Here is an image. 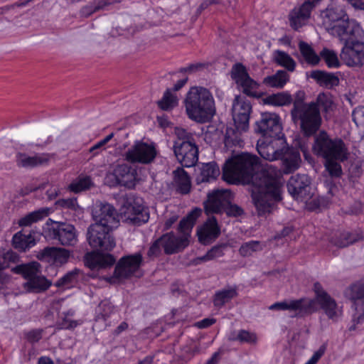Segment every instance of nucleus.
<instances>
[{
    "label": "nucleus",
    "mask_w": 364,
    "mask_h": 364,
    "mask_svg": "<svg viewBox=\"0 0 364 364\" xmlns=\"http://www.w3.org/2000/svg\"><path fill=\"white\" fill-rule=\"evenodd\" d=\"M336 159H326L325 168L331 177H339L342 174L341 164Z\"/></svg>",
    "instance_id": "obj_52"
},
{
    "label": "nucleus",
    "mask_w": 364,
    "mask_h": 364,
    "mask_svg": "<svg viewBox=\"0 0 364 364\" xmlns=\"http://www.w3.org/2000/svg\"><path fill=\"white\" fill-rule=\"evenodd\" d=\"M173 151L183 166H193L198 160V150L196 143H174Z\"/></svg>",
    "instance_id": "obj_18"
},
{
    "label": "nucleus",
    "mask_w": 364,
    "mask_h": 364,
    "mask_svg": "<svg viewBox=\"0 0 364 364\" xmlns=\"http://www.w3.org/2000/svg\"><path fill=\"white\" fill-rule=\"evenodd\" d=\"M184 105L188 117L197 122H206L215 113L213 95L203 87H191L186 94Z\"/></svg>",
    "instance_id": "obj_3"
},
{
    "label": "nucleus",
    "mask_w": 364,
    "mask_h": 364,
    "mask_svg": "<svg viewBox=\"0 0 364 364\" xmlns=\"http://www.w3.org/2000/svg\"><path fill=\"white\" fill-rule=\"evenodd\" d=\"M51 213L49 208H41L35 211L31 212L25 216L22 217L18 222L20 227H28L32 224L43 220L48 217Z\"/></svg>",
    "instance_id": "obj_31"
},
{
    "label": "nucleus",
    "mask_w": 364,
    "mask_h": 364,
    "mask_svg": "<svg viewBox=\"0 0 364 364\" xmlns=\"http://www.w3.org/2000/svg\"><path fill=\"white\" fill-rule=\"evenodd\" d=\"M92 186L90 176H79L69 185V189L75 193H79L89 189Z\"/></svg>",
    "instance_id": "obj_47"
},
{
    "label": "nucleus",
    "mask_w": 364,
    "mask_h": 364,
    "mask_svg": "<svg viewBox=\"0 0 364 364\" xmlns=\"http://www.w3.org/2000/svg\"><path fill=\"white\" fill-rule=\"evenodd\" d=\"M352 118L357 127H364V107H355L353 110Z\"/></svg>",
    "instance_id": "obj_58"
},
{
    "label": "nucleus",
    "mask_w": 364,
    "mask_h": 364,
    "mask_svg": "<svg viewBox=\"0 0 364 364\" xmlns=\"http://www.w3.org/2000/svg\"><path fill=\"white\" fill-rule=\"evenodd\" d=\"M70 256L69 250L64 248L47 247L38 252L39 259H53L56 264H63L68 262Z\"/></svg>",
    "instance_id": "obj_27"
},
{
    "label": "nucleus",
    "mask_w": 364,
    "mask_h": 364,
    "mask_svg": "<svg viewBox=\"0 0 364 364\" xmlns=\"http://www.w3.org/2000/svg\"><path fill=\"white\" fill-rule=\"evenodd\" d=\"M0 261L4 264L0 269H6L9 267L10 263H18L20 261V257L16 252L9 250L0 255Z\"/></svg>",
    "instance_id": "obj_53"
},
{
    "label": "nucleus",
    "mask_w": 364,
    "mask_h": 364,
    "mask_svg": "<svg viewBox=\"0 0 364 364\" xmlns=\"http://www.w3.org/2000/svg\"><path fill=\"white\" fill-rule=\"evenodd\" d=\"M321 0H305L298 8H294L289 14L291 26L298 30L306 24L309 18L311 12Z\"/></svg>",
    "instance_id": "obj_21"
},
{
    "label": "nucleus",
    "mask_w": 364,
    "mask_h": 364,
    "mask_svg": "<svg viewBox=\"0 0 364 364\" xmlns=\"http://www.w3.org/2000/svg\"><path fill=\"white\" fill-rule=\"evenodd\" d=\"M79 272L80 271L77 269H75L73 271L68 272L56 282L55 286L58 287H67L76 282Z\"/></svg>",
    "instance_id": "obj_54"
},
{
    "label": "nucleus",
    "mask_w": 364,
    "mask_h": 364,
    "mask_svg": "<svg viewBox=\"0 0 364 364\" xmlns=\"http://www.w3.org/2000/svg\"><path fill=\"white\" fill-rule=\"evenodd\" d=\"M94 224L102 227L115 229L119 226V214L115 208L109 203L96 204L92 213Z\"/></svg>",
    "instance_id": "obj_11"
},
{
    "label": "nucleus",
    "mask_w": 364,
    "mask_h": 364,
    "mask_svg": "<svg viewBox=\"0 0 364 364\" xmlns=\"http://www.w3.org/2000/svg\"><path fill=\"white\" fill-rule=\"evenodd\" d=\"M289 80V75L284 70H279L274 75L265 77L262 83L272 88L282 89Z\"/></svg>",
    "instance_id": "obj_32"
},
{
    "label": "nucleus",
    "mask_w": 364,
    "mask_h": 364,
    "mask_svg": "<svg viewBox=\"0 0 364 364\" xmlns=\"http://www.w3.org/2000/svg\"><path fill=\"white\" fill-rule=\"evenodd\" d=\"M259 154L268 161L282 160V169L272 165L261 168L259 159L248 153L233 156L226 161L223 168V178L229 183L252 181V200L259 216H265L277 209L282 200V173L289 174L296 171L301 161L299 151L294 148L277 149L274 143L258 141Z\"/></svg>",
    "instance_id": "obj_1"
},
{
    "label": "nucleus",
    "mask_w": 364,
    "mask_h": 364,
    "mask_svg": "<svg viewBox=\"0 0 364 364\" xmlns=\"http://www.w3.org/2000/svg\"><path fill=\"white\" fill-rule=\"evenodd\" d=\"M133 216L130 220L136 225H141L146 223L149 219V213L148 210L141 205L132 207Z\"/></svg>",
    "instance_id": "obj_49"
},
{
    "label": "nucleus",
    "mask_w": 364,
    "mask_h": 364,
    "mask_svg": "<svg viewBox=\"0 0 364 364\" xmlns=\"http://www.w3.org/2000/svg\"><path fill=\"white\" fill-rule=\"evenodd\" d=\"M305 92L299 90L294 95L291 116L294 123H299L306 136L314 135L319 129L322 119L320 109L314 102L306 103Z\"/></svg>",
    "instance_id": "obj_2"
},
{
    "label": "nucleus",
    "mask_w": 364,
    "mask_h": 364,
    "mask_svg": "<svg viewBox=\"0 0 364 364\" xmlns=\"http://www.w3.org/2000/svg\"><path fill=\"white\" fill-rule=\"evenodd\" d=\"M142 259V255L139 252L122 257L115 267L114 276L119 279L132 276L139 268Z\"/></svg>",
    "instance_id": "obj_19"
},
{
    "label": "nucleus",
    "mask_w": 364,
    "mask_h": 364,
    "mask_svg": "<svg viewBox=\"0 0 364 364\" xmlns=\"http://www.w3.org/2000/svg\"><path fill=\"white\" fill-rule=\"evenodd\" d=\"M237 296L236 288L224 289L215 293L213 304L215 306L220 308Z\"/></svg>",
    "instance_id": "obj_41"
},
{
    "label": "nucleus",
    "mask_w": 364,
    "mask_h": 364,
    "mask_svg": "<svg viewBox=\"0 0 364 364\" xmlns=\"http://www.w3.org/2000/svg\"><path fill=\"white\" fill-rule=\"evenodd\" d=\"M220 168L214 161L203 164L200 168V182H209L215 180L220 175Z\"/></svg>",
    "instance_id": "obj_37"
},
{
    "label": "nucleus",
    "mask_w": 364,
    "mask_h": 364,
    "mask_svg": "<svg viewBox=\"0 0 364 364\" xmlns=\"http://www.w3.org/2000/svg\"><path fill=\"white\" fill-rule=\"evenodd\" d=\"M225 247V245H215L205 255L196 258L193 261L194 264H198L201 262H205L222 257L224 255L223 249Z\"/></svg>",
    "instance_id": "obj_44"
},
{
    "label": "nucleus",
    "mask_w": 364,
    "mask_h": 364,
    "mask_svg": "<svg viewBox=\"0 0 364 364\" xmlns=\"http://www.w3.org/2000/svg\"><path fill=\"white\" fill-rule=\"evenodd\" d=\"M262 249V246L259 241L252 240L243 243L239 249V253L244 257H250L254 252L260 251Z\"/></svg>",
    "instance_id": "obj_51"
},
{
    "label": "nucleus",
    "mask_w": 364,
    "mask_h": 364,
    "mask_svg": "<svg viewBox=\"0 0 364 364\" xmlns=\"http://www.w3.org/2000/svg\"><path fill=\"white\" fill-rule=\"evenodd\" d=\"M310 179L307 175L292 176L287 183L289 193L297 200L306 202L311 198Z\"/></svg>",
    "instance_id": "obj_15"
},
{
    "label": "nucleus",
    "mask_w": 364,
    "mask_h": 364,
    "mask_svg": "<svg viewBox=\"0 0 364 364\" xmlns=\"http://www.w3.org/2000/svg\"><path fill=\"white\" fill-rule=\"evenodd\" d=\"M157 105L161 109L170 111L178 105L177 96L170 89H167L161 100L157 102Z\"/></svg>",
    "instance_id": "obj_43"
},
{
    "label": "nucleus",
    "mask_w": 364,
    "mask_h": 364,
    "mask_svg": "<svg viewBox=\"0 0 364 364\" xmlns=\"http://www.w3.org/2000/svg\"><path fill=\"white\" fill-rule=\"evenodd\" d=\"M251 112L252 105L250 102L245 97L236 96L232 102V114L237 129L242 131L248 130Z\"/></svg>",
    "instance_id": "obj_12"
},
{
    "label": "nucleus",
    "mask_w": 364,
    "mask_h": 364,
    "mask_svg": "<svg viewBox=\"0 0 364 364\" xmlns=\"http://www.w3.org/2000/svg\"><path fill=\"white\" fill-rule=\"evenodd\" d=\"M174 184L176 191L181 194H187L190 192L191 184L189 176L182 168H177L173 171Z\"/></svg>",
    "instance_id": "obj_33"
},
{
    "label": "nucleus",
    "mask_w": 364,
    "mask_h": 364,
    "mask_svg": "<svg viewBox=\"0 0 364 364\" xmlns=\"http://www.w3.org/2000/svg\"><path fill=\"white\" fill-rule=\"evenodd\" d=\"M313 102L316 105L317 107H321L325 112L330 109L333 103L331 97L324 93H320L316 98V101Z\"/></svg>",
    "instance_id": "obj_57"
},
{
    "label": "nucleus",
    "mask_w": 364,
    "mask_h": 364,
    "mask_svg": "<svg viewBox=\"0 0 364 364\" xmlns=\"http://www.w3.org/2000/svg\"><path fill=\"white\" fill-rule=\"evenodd\" d=\"M294 97L287 92H281L276 94L269 95L264 99V102L267 105L274 106H286L294 103Z\"/></svg>",
    "instance_id": "obj_36"
},
{
    "label": "nucleus",
    "mask_w": 364,
    "mask_h": 364,
    "mask_svg": "<svg viewBox=\"0 0 364 364\" xmlns=\"http://www.w3.org/2000/svg\"><path fill=\"white\" fill-rule=\"evenodd\" d=\"M244 131L235 128H228L225 136V145L227 147H242L243 141L241 138V134Z\"/></svg>",
    "instance_id": "obj_40"
},
{
    "label": "nucleus",
    "mask_w": 364,
    "mask_h": 364,
    "mask_svg": "<svg viewBox=\"0 0 364 364\" xmlns=\"http://www.w3.org/2000/svg\"><path fill=\"white\" fill-rule=\"evenodd\" d=\"M199 241L203 245L213 242L220 234V228L215 217L212 216L198 230Z\"/></svg>",
    "instance_id": "obj_23"
},
{
    "label": "nucleus",
    "mask_w": 364,
    "mask_h": 364,
    "mask_svg": "<svg viewBox=\"0 0 364 364\" xmlns=\"http://www.w3.org/2000/svg\"><path fill=\"white\" fill-rule=\"evenodd\" d=\"M58 204L63 208H69L73 210H76L80 208L77 204V199L75 198L60 200L58 201Z\"/></svg>",
    "instance_id": "obj_62"
},
{
    "label": "nucleus",
    "mask_w": 364,
    "mask_h": 364,
    "mask_svg": "<svg viewBox=\"0 0 364 364\" xmlns=\"http://www.w3.org/2000/svg\"><path fill=\"white\" fill-rule=\"evenodd\" d=\"M232 195L228 190H215L208 195V199L204 202V208L207 214L218 213L225 209L229 203Z\"/></svg>",
    "instance_id": "obj_20"
},
{
    "label": "nucleus",
    "mask_w": 364,
    "mask_h": 364,
    "mask_svg": "<svg viewBox=\"0 0 364 364\" xmlns=\"http://www.w3.org/2000/svg\"><path fill=\"white\" fill-rule=\"evenodd\" d=\"M51 285V282L41 274H37L33 278L25 283V287L32 292H41L48 289Z\"/></svg>",
    "instance_id": "obj_35"
},
{
    "label": "nucleus",
    "mask_w": 364,
    "mask_h": 364,
    "mask_svg": "<svg viewBox=\"0 0 364 364\" xmlns=\"http://www.w3.org/2000/svg\"><path fill=\"white\" fill-rule=\"evenodd\" d=\"M231 76L235 82L242 87L243 93L250 97H258L257 90L259 85L250 77L243 65L237 63L233 65Z\"/></svg>",
    "instance_id": "obj_14"
},
{
    "label": "nucleus",
    "mask_w": 364,
    "mask_h": 364,
    "mask_svg": "<svg viewBox=\"0 0 364 364\" xmlns=\"http://www.w3.org/2000/svg\"><path fill=\"white\" fill-rule=\"evenodd\" d=\"M229 339L230 341H238L240 343L250 344H255L257 341V336L255 333L245 330H240L237 333L235 332L232 333Z\"/></svg>",
    "instance_id": "obj_48"
},
{
    "label": "nucleus",
    "mask_w": 364,
    "mask_h": 364,
    "mask_svg": "<svg viewBox=\"0 0 364 364\" xmlns=\"http://www.w3.org/2000/svg\"><path fill=\"white\" fill-rule=\"evenodd\" d=\"M321 18L327 32L339 39L348 33H360V25L355 21L349 19L346 11L340 6L326 8L321 13Z\"/></svg>",
    "instance_id": "obj_4"
},
{
    "label": "nucleus",
    "mask_w": 364,
    "mask_h": 364,
    "mask_svg": "<svg viewBox=\"0 0 364 364\" xmlns=\"http://www.w3.org/2000/svg\"><path fill=\"white\" fill-rule=\"evenodd\" d=\"M162 248L161 242L160 241V238H159L149 247L147 251V257L151 259H154L160 255Z\"/></svg>",
    "instance_id": "obj_59"
},
{
    "label": "nucleus",
    "mask_w": 364,
    "mask_h": 364,
    "mask_svg": "<svg viewBox=\"0 0 364 364\" xmlns=\"http://www.w3.org/2000/svg\"><path fill=\"white\" fill-rule=\"evenodd\" d=\"M312 149L318 156L325 159H336L339 161L346 160L349 154L346 144L341 138H331L325 131L315 135Z\"/></svg>",
    "instance_id": "obj_5"
},
{
    "label": "nucleus",
    "mask_w": 364,
    "mask_h": 364,
    "mask_svg": "<svg viewBox=\"0 0 364 364\" xmlns=\"http://www.w3.org/2000/svg\"><path fill=\"white\" fill-rule=\"evenodd\" d=\"M74 314L75 311L73 309H69L67 311L63 312L60 316V320L56 323V328L58 330H72L76 328L81 323V322L72 318Z\"/></svg>",
    "instance_id": "obj_38"
},
{
    "label": "nucleus",
    "mask_w": 364,
    "mask_h": 364,
    "mask_svg": "<svg viewBox=\"0 0 364 364\" xmlns=\"http://www.w3.org/2000/svg\"><path fill=\"white\" fill-rule=\"evenodd\" d=\"M274 60L277 64L285 68L289 72H293L295 70V60L284 51L275 50L274 52Z\"/></svg>",
    "instance_id": "obj_42"
},
{
    "label": "nucleus",
    "mask_w": 364,
    "mask_h": 364,
    "mask_svg": "<svg viewBox=\"0 0 364 364\" xmlns=\"http://www.w3.org/2000/svg\"><path fill=\"white\" fill-rule=\"evenodd\" d=\"M321 57L324 60L327 65L330 68H335L339 65V61L337 55L333 50L324 48L321 52Z\"/></svg>",
    "instance_id": "obj_55"
},
{
    "label": "nucleus",
    "mask_w": 364,
    "mask_h": 364,
    "mask_svg": "<svg viewBox=\"0 0 364 364\" xmlns=\"http://www.w3.org/2000/svg\"><path fill=\"white\" fill-rule=\"evenodd\" d=\"M363 240V235L360 232H343L339 236L332 240V242L338 247H346L356 242Z\"/></svg>",
    "instance_id": "obj_34"
},
{
    "label": "nucleus",
    "mask_w": 364,
    "mask_h": 364,
    "mask_svg": "<svg viewBox=\"0 0 364 364\" xmlns=\"http://www.w3.org/2000/svg\"><path fill=\"white\" fill-rule=\"evenodd\" d=\"M326 351V346L324 345L321 346L318 350H316L312 357L309 359L313 363L316 364L319 359L323 356Z\"/></svg>",
    "instance_id": "obj_63"
},
{
    "label": "nucleus",
    "mask_w": 364,
    "mask_h": 364,
    "mask_svg": "<svg viewBox=\"0 0 364 364\" xmlns=\"http://www.w3.org/2000/svg\"><path fill=\"white\" fill-rule=\"evenodd\" d=\"M112 229L102 227L98 224H91L87 230V240L94 249L102 251H111L116 245L110 232Z\"/></svg>",
    "instance_id": "obj_7"
},
{
    "label": "nucleus",
    "mask_w": 364,
    "mask_h": 364,
    "mask_svg": "<svg viewBox=\"0 0 364 364\" xmlns=\"http://www.w3.org/2000/svg\"><path fill=\"white\" fill-rule=\"evenodd\" d=\"M113 174L119 184L128 188L134 186L136 170L130 165L127 164H118L114 168Z\"/></svg>",
    "instance_id": "obj_25"
},
{
    "label": "nucleus",
    "mask_w": 364,
    "mask_h": 364,
    "mask_svg": "<svg viewBox=\"0 0 364 364\" xmlns=\"http://www.w3.org/2000/svg\"><path fill=\"white\" fill-rule=\"evenodd\" d=\"M225 211L228 216L237 217L244 213L242 208L235 204H231L230 201L225 206Z\"/></svg>",
    "instance_id": "obj_60"
},
{
    "label": "nucleus",
    "mask_w": 364,
    "mask_h": 364,
    "mask_svg": "<svg viewBox=\"0 0 364 364\" xmlns=\"http://www.w3.org/2000/svg\"><path fill=\"white\" fill-rule=\"evenodd\" d=\"M114 306L108 300H104L101 301L97 309H96V317L97 321L103 320L106 321L110 315L114 312Z\"/></svg>",
    "instance_id": "obj_46"
},
{
    "label": "nucleus",
    "mask_w": 364,
    "mask_h": 364,
    "mask_svg": "<svg viewBox=\"0 0 364 364\" xmlns=\"http://www.w3.org/2000/svg\"><path fill=\"white\" fill-rule=\"evenodd\" d=\"M299 50L308 63L316 65L319 62V57L314 51L313 48L304 41H300L299 43Z\"/></svg>",
    "instance_id": "obj_45"
},
{
    "label": "nucleus",
    "mask_w": 364,
    "mask_h": 364,
    "mask_svg": "<svg viewBox=\"0 0 364 364\" xmlns=\"http://www.w3.org/2000/svg\"><path fill=\"white\" fill-rule=\"evenodd\" d=\"M310 77L315 80L322 87L331 89L339 84L338 77L333 73L321 70H314L310 74Z\"/></svg>",
    "instance_id": "obj_29"
},
{
    "label": "nucleus",
    "mask_w": 364,
    "mask_h": 364,
    "mask_svg": "<svg viewBox=\"0 0 364 364\" xmlns=\"http://www.w3.org/2000/svg\"><path fill=\"white\" fill-rule=\"evenodd\" d=\"M316 297L314 299L323 311L328 319L333 322L338 321L343 316V308L339 306L336 300L332 298L322 287L321 284L316 282L314 285Z\"/></svg>",
    "instance_id": "obj_9"
},
{
    "label": "nucleus",
    "mask_w": 364,
    "mask_h": 364,
    "mask_svg": "<svg viewBox=\"0 0 364 364\" xmlns=\"http://www.w3.org/2000/svg\"><path fill=\"white\" fill-rule=\"evenodd\" d=\"M175 134L178 138L175 143H196L193 134L183 128H176Z\"/></svg>",
    "instance_id": "obj_56"
},
{
    "label": "nucleus",
    "mask_w": 364,
    "mask_h": 364,
    "mask_svg": "<svg viewBox=\"0 0 364 364\" xmlns=\"http://www.w3.org/2000/svg\"><path fill=\"white\" fill-rule=\"evenodd\" d=\"M346 296L353 302L355 309L353 321L359 323L364 318V279L353 284L347 290Z\"/></svg>",
    "instance_id": "obj_17"
},
{
    "label": "nucleus",
    "mask_w": 364,
    "mask_h": 364,
    "mask_svg": "<svg viewBox=\"0 0 364 364\" xmlns=\"http://www.w3.org/2000/svg\"><path fill=\"white\" fill-rule=\"evenodd\" d=\"M363 36L364 32L360 28L359 35L348 33L340 38L344 43L340 57L348 67L360 68L364 65V43L358 40Z\"/></svg>",
    "instance_id": "obj_6"
},
{
    "label": "nucleus",
    "mask_w": 364,
    "mask_h": 364,
    "mask_svg": "<svg viewBox=\"0 0 364 364\" xmlns=\"http://www.w3.org/2000/svg\"><path fill=\"white\" fill-rule=\"evenodd\" d=\"M50 160L49 154H37L34 156H28L26 154L18 152L16 155V163L18 167L34 168L39 166H44L48 164Z\"/></svg>",
    "instance_id": "obj_24"
},
{
    "label": "nucleus",
    "mask_w": 364,
    "mask_h": 364,
    "mask_svg": "<svg viewBox=\"0 0 364 364\" xmlns=\"http://www.w3.org/2000/svg\"><path fill=\"white\" fill-rule=\"evenodd\" d=\"M36 244L32 232L26 235L23 231H18L13 235L11 240L12 247L18 252H25Z\"/></svg>",
    "instance_id": "obj_28"
},
{
    "label": "nucleus",
    "mask_w": 364,
    "mask_h": 364,
    "mask_svg": "<svg viewBox=\"0 0 364 364\" xmlns=\"http://www.w3.org/2000/svg\"><path fill=\"white\" fill-rule=\"evenodd\" d=\"M114 262V257L109 254L103 255L93 251L85 255V263L92 269L106 268Z\"/></svg>",
    "instance_id": "obj_26"
},
{
    "label": "nucleus",
    "mask_w": 364,
    "mask_h": 364,
    "mask_svg": "<svg viewBox=\"0 0 364 364\" xmlns=\"http://www.w3.org/2000/svg\"><path fill=\"white\" fill-rule=\"evenodd\" d=\"M157 154L154 144L142 141H136L123 156L125 161L131 164H149L154 161Z\"/></svg>",
    "instance_id": "obj_8"
},
{
    "label": "nucleus",
    "mask_w": 364,
    "mask_h": 364,
    "mask_svg": "<svg viewBox=\"0 0 364 364\" xmlns=\"http://www.w3.org/2000/svg\"><path fill=\"white\" fill-rule=\"evenodd\" d=\"M118 1V0H99L97 3H95L94 5H87L81 9V14L83 16L87 17L94 12L103 9L105 6L109 5L114 2Z\"/></svg>",
    "instance_id": "obj_50"
},
{
    "label": "nucleus",
    "mask_w": 364,
    "mask_h": 364,
    "mask_svg": "<svg viewBox=\"0 0 364 364\" xmlns=\"http://www.w3.org/2000/svg\"><path fill=\"white\" fill-rule=\"evenodd\" d=\"M282 129L279 117L275 113L262 114L261 119L256 123L255 131L266 137L279 138Z\"/></svg>",
    "instance_id": "obj_16"
},
{
    "label": "nucleus",
    "mask_w": 364,
    "mask_h": 364,
    "mask_svg": "<svg viewBox=\"0 0 364 364\" xmlns=\"http://www.w3.org/2000/svg\"><path fill=\"white\" fill-rule=\"evenodd\" d=\"M270 310H291L298 311L296 315L304 316L311 314L318 310L313 299L301 298L296 300L277 302L269 306Z\"/></svg>",
    "instance_id": "obj_13"
},
{
    "label": "nucleus",
    "mask_w": 364,
    "mask_h": 364,
    "mask_svg": "<svg viewBox=\"0 0 364 364\" xmlns=\"http://www.w3.org/2000/svg\"><path fill=\"white\" fill-rule=\"evenodd\" d=\"M57 226L46 228L43 230L45 238L57 240L64 246H72L77 243V235L74 225L65 223H56Z\"/></svg>",
    "instance_id": "obj_10"
},
{
    "label": "nucleus",
    "mask_w": 364,
    "mask_h": 364,
    "mask_svg": "<svg viewBox=\"0 0 364 364\" xmlns=\"http://www.w3.org/2000/svg\"><path fill=\"white\" fill-rule=\"evenodd\" d=\"M159 238L164 251L166 255L177 253L186 248L189 244L187 235L177 237L173 233L170 232L163 235Z\"/></svg>",
    "instance_id": "obj_22"
},
{
    "label": "nucleus",
    "mask_w": 364,
    "mask_h": 364,
    "mask_svg": "<svg viewBox=\"0 0 364 364\" xmlns=\"http://www.w3.org/2000/svg\"><path fill=\"white\" fill-rule=\"evenodd\" d=\"M215 323V318H204L200 321H198L197 323H196L195 326L199 328H205L208 326H210L211 325H213Z\"/></svg>",
    "instance_id": "obj_64"
},
{
    "label": "nucleus",
    "mask_w": 364,
    "mask_h": 364,
    "mask_svg": "<svg viewBox=\"0 0 364 364\" xmlns=\"http://www.w3.org/2000/svg\"><path fill=\"white\" fill-rule=\"evenodd\" d=\"M43 329H33L26 333V338L28 342L35 343L42 338Z\"/></svg>",
    "instance_id": "obj_61"
},
{
    "label": "nucleus",
    "mask_w": 364,
    "mask_h": 364,
    "mask_svg": "<svg viewBox=\"0 0 364 364\" xmlns=\"http://www.w3.org/2000/svg\"><path fill=\"white\" fill-rule=\"evenodd\" d=\"M200 210L195 209L192 210L186 218H183L178 225V230L183 233V235H188V240H189L190 232L197 220L200 215Z\"/></svg>",
    "instance_id": "obj_39"
},
{
    "label": "nucleus",
    "mask_w": 364,
    "mask_h": 364,
    "mask_svg": "<svg viewBox=\"0 0 364 364\" xmlns=\"http://www.w3.org/2000/svg\"><path fill=\"white\" fill-rule=\"evenodd\" d=\"M11 272L14 274L22 275L25 279L29 281L37 274L41 273V264L37 262L21 264L13 267Z\"/></svg>",
    "instance_id": "obj_30"
}]
</instances>
